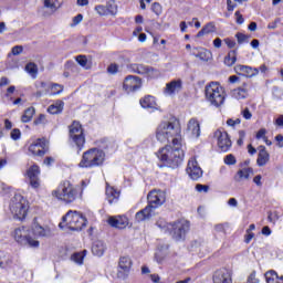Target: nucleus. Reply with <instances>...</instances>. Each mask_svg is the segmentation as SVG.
Wrapping results in <instances>:
<instances>
[{
    "label": "nucleus",
    "mask_w": 283,
    "mask_h": 283,
    "mask_svg": "<svg viewBox=\"0 0 283 283\" xmlns=\"http://www.w3.org/2000/svg\"><path fill=\"white\" fill-rule=\"evenodd\" d=\"M180 122L177 119L161 122L156 130V138L159 143H171L161 148L157 153V158L161 163L178 167L185 158V148L182 147V138L180 137Z\"/></svg>",
    "instance_id": "f257e3e1"
},
{
    "label": "nucleus",
    "mask_w": 283,
    "mask_h": 283,
    "mask_svg": "<svg viewBox=\"0 0 283 283\" xmlns=\"http://www.w3.org/2000/svg\"><path fill=\"white\" fill-rule=\"evenodd\" d=\"M148 205L140 211L136 212L135 219L137 222H145L155 216L156 209L165 205V192L153 190L147 196Z\"/></svg>",
    "instance_id": "f03ea898"
},
{
    "label": "nucleus",
    "mask_w": 283,
    "mask_h": 283,
    "mask_svg": "<svg viewBox=\"0 0 283 283\" xmlns=\"http://www.w3.org/2000/svg\"><path fill=\"white\" fill-rule=\"evenodd\" d=\"M53 198L65 202V205H72L76 198H78V189L72 185V182L65 180L62 181L59 187L52 191Z\"/></svg>",
    "instance_id": "7ed1b4c3"
},
{
    "label": "nucleus",
    "mask_w": 283,
    "mask_h": 283,
    "mask_svg": "<svg viewBox=\"0 0 283 283\" xmlns=\"http://www.w3.org/2000/svg\"><path fill=\"white\" fill-rule=\"evenodd\" d=\"M59 227L60 229H70V231H82L83 228L87 227V219L78 211L70 210L62 218V222Z\"/></svg>",
    "instance_id": "20e7f679"
},
{
    "label": "nucleus",
    "mask_w": 283,
    "mask_h": 283,
    "mask_svg": "<svg viewBox=\"0 0 283 283\" xmlns=\"http://www.w3.org/2000/svg\"><path fill=\"white\" fill-rule=\"evenodd\" d=\"M205 93L207 102L214 107H220V105H224L227 93L224 92V87H222L220 83L210 82L208 85H206Z\"/></svg>",
    "instance_id": "39448f33"
},
{
    "label": "nucleus",
    "mask_w": 283,
    "mask_h": 283,
    "mask_svg": "<svg viewBox=\"0 0 283 283\" xmlns=\"http://www.w3.org/2000/svg\"><path fill=\"white\" fill-rule=\"evenodd\" d=\"M105 163V153L98 148H91L86 150L82 160L78 164V167L82 168H92V167H101Z\"/></svg>",
    "instance_id": "423d86ee"
},
{
    "label": "nucleus",
    "mask_w": 283,
    "mask_h": 283,
    "mask_svg": "<svg viewBox=\"0 0 283 283\" xmlns=\"http://www.w3.org/2000/svg\"><path fill=\"white\" fill-rule=\"evenodd\" d=\"M13 239L21 247H30V249H39L41 244L36 238L32 237V230L25 227L17 228L13 231Z\"/></svg>",
    "instance_id": "0eeeda50"
},
{
    "label": "nucleus",
    "mask_w": 283,
    "mask_h": 283,
    "mask_svg": "<svg viewBox=\"0 0 283 283\" xmlns=\"http://www.w3.org/2000/svg\"><path fill=\"white\" fill-rule=\"evenodd\" d=\"M30 203L21 195H14L10 202V211L18 220H25Z\"/></svg>",
    "instance_id": "6e6552de"
},
{
    "label": "nucleus",
    "mask_w": 283,
    "mask_h": 283,
    "mask_svg": "<svg viewBox=\"0 0 283 283\" xmlns=\"http://www.w3.org/2000/svg\"><path fill=\"white\" fill-rule=\"evenodd\" d=\"M70 140L72 145L81 151L85 147V134L83 133V126L78 122H73L70 126Z\"/></svg>",
    "instance_id": "1a4fd4ad"
},
{
    "label": "nucleus",
    "mask_w": 283,
    "mask_h": 283,
    "mask_svg": "<svg viewBox=\"0 0 283 283\" xmlns=\"http://www.w3.org/2000/svg\"><path fill=\"white\" fill-rule=\"evenodd\" d=\"M168 229L174 240H185V235H187V231H189V223L188 221L180 220L175 223H170Z\"/></svg>",
    "instance_id": "9d476101"
},
{
    "label": "nucleus",
    "mask_w": 283,
    "mask_h": 283,
    "mask_svg": "<svg viewBox=\"0 0 283 283\" xmlns=\"http://www.w3.org/2000/svg\"><path fill=\"white\" fill-rule=\"evenodd\" d=\"M132 72L135 74H140L142 76H147L148 78H158L160 72L151 66L145 64H132Z\"/></svg>",
    "instance_id": "9b49d317"
},
{
    "label": "nucleus",
    "mask_w": 283,
    "mask_h": 283,
    "mask_svg": "<svg viewBox=\"0 0 283 283\" xmlns=\"http://www.w3.org/2000/svg\"><path fill=\"white\" fill-rule=\"evenodd\" d=\"M29 153L32 156H45L48 153V140L45 138H38L29 146Z\"/></svg>",
    "instance_id": "f8f14e48"
},
{
    "label": "nucleus",
    "mask_w": 283,
    "mask_h": 283,
    "mask_svg": "<svg viewBox=\"0 0 283 283\" xmlns=\"http://www.w3.org/2000/svg\"><path fill=\"white\" fill-rule=\"evenodd\" d=\"M214 138H217V145L221 151H229V149H231V138L229 137V133L226 130H216Z\"/></svg>",
    "instance_id": "ddd939ff"
},
{
    "label": "nucleus",
    "mask_w": 283,
    "mask_h": 283,
    "mask_svg": "<svg viewBox=\"0 0 283 283\" xmlns=\"http://www.w3.org/2000/svg\"><path fill=\"white\" fill-rule=\"evenodd\" d=\"M130 269H132V259L129 256L119 258L116 277L118 280H127Z\"/></svg>",
    "instance_id": "4468645a"
},
{
    "label": "nucleus",
    "mask_w": 283,
    "mask_h": 283,
    "mask_svg": "<svg viewBox=\"0 0 283 283\" xmlns=\"http://www.w3.org/2000/svg\"><path fill=\"white\" fill-rule=\"evenodd\" d=\"M123 87H124L125 92H127V94H132V92H138V90H140V87H143V80H140V77H138V76L128 75L124 80Z\"/></svg>",
    "instance_id": "2eb2a0df"
},
{
    "label": "nucleus",
    "mask_w": 283,
    "mask_h": 283,
    "mask_svg": "<svg viewBox=\"0 0 283 283\" xmlns=\"http://www.w3.org/2000/svg\"><path fill=\"white\" fill-rule=\"evenodd\" d=\"M186 171L191 180H200L202 178V168H200L198 160L193 157L188 161Z\"/></svg>",
    "instance_id": "dca6fc26"
},
{
    "label": "nucleus",
    "mask_w": 283,
    "mask_h": 283,
    "mask_svg": "<svg viewBox=\"0 0 283 283\" xmlns=\"http://www.w3.org/2000/svg\"><path fill=\"white\" fill-rule=\"evenodd\" d=\"M213 283H233V279H231V271L226 268H221L217 270L212 275Z\"/></svg>",
    "instance_id": "f3484780"
},
{
    "label": "nucleus",
    "mask_w": 283,
    "mask_h": 283,
    "mask_svg": "<svg viewBox=\"0 0 283 283\" xmlns=\"http://www.w3.org/2000/svg\"><path fill=\"white\" fill-rule=\"evenodd\" d=\"M41 174V170H39V166L33 165L29 168L27 176L30 180V186L33 189H39L41 181L39 180V175Z\"/></svg>",
    "instance_id": "a211bd4d"
},
{
    "label": "nucleus",
    "mask_w": 283,
    "mask_h": 283,
    "mask_svg": "<svg viewBox=\"0 0 283 283\" xmlns=\"http://www.w3.org/2000/svg\"><path fill=\"white\" fill-rule=\"evenodd\" d=\"M14 266H17V262H14L11 254L6 251H0V269L10 271V269H14Z\"/></svg>",
    "instance_id": "6ab92c4d"
},
{
    "label": "nucleus",
    "mask_w": 283,
    "mask_h": 283,
    "mask_svg": "<svg viewBox=\"0 0 283 283\" xmlns=\"http://www.w3.org/2000/svg\"><path fill=\"white\" fill-rule=\"evenodd\" d=\"M258 158H256V165L258 167H266L271 160V154H269V150H266L265 146H259L258 147Z\"/></svg>",
    "instance_id": "aec40b11"
},
{
    "label": "nucleus",
    "mask_w": 283,
    "mask_h": 283,
    "mask_svg": "<svg viewBox=\"0 0 283 283\" xmlns=\"http://www.w3.org/2000/svg\"><path fill=\"white\" fill-rule=\"evenodd\" d=\"M191 55L196 56V59H200L203 63H209V61L213 59L211 51L205 48H195L191 52Z\"/></svg>",
    "instance_id": "412c9836"
},
{
    "label": "nucleus",
    "mask_w": 283,
    "mask_h": 283,
    "mask_svg": "<svg viewBox=\"0 0 283 283\" xmlns=\"http://www.w3.org/2000/svg\"><path fill=\"white\" fill-rule=\"evenodd\" d=\"M31 235H35V238H50L52 235V230L49 227L34 223L31 229Z\"/></svg>",
    "instance_id": "4be33fe9"
},
{
    "label": "nucleus",
    "mask_w": 283,
    "mask_h": 283,
    "mask_svg": "<svg viewBox=\"0 0 283 283\" xmlns=\"http://www.w3.org/2000/svg\"><path fill=\"white\" fill-rule=\"evenodd\" d=\"M108 224L115 229H126L127 224H129V219L125 216L109 217Z\"/></svg>",
    "instance_id": "5701e85b"
},
{
    "label": "nucleus",
    "mask_w": 283,
    "mask_h": 283,
    "mask_svg": "<svg viewBox=\"0 0 283 283\" xmlns=\"http://www.w3.org/2000/svg\"><path fill=\"white\" fill-rule=\"evenodd\" d=\"M187 134L192 136V138L200 137V123L196 118H191L187 125Z\"/></svg>",
    "instance_id": "b1692460"
},
{
    "label": "nucleus",
    "mask_w": 283,
    "mask_h": 283,
    "mask_svg": "<svg viewBox=\"0 0 283 283\" xmlns=\"http://www.w3.org/2000/svg\"><path fill=\"white\" fill-rule=\"evenodd\" d=\"M182 90V81L175 80L166 84L165 94L171 96V94H176V92H180Z\"/></svg>",
    "instance_id": "393cba45"
},
{
    "label": "nucleus",
    "mask_w": 283,
    "mask_h": 283,
    "mask_svg": "<svg viewBox=\"0 0 283 283\" xmlns=\"http://www.w3.org/2000/svg\"><path fill=\"white\" fill-rule=\"evenodd\" d=\"M233 98H237V101H242L249 96V84L243 83L242 86L234 88L232 91Z\"/></svg>",
    "instance_id": "a878e982"
},
{
    "label": "nucleus",
    "mask_w": 283,
    "mask_h": 283,
    "mask_svg": "<svg viewBox=\"0 0 283 283\" xmlns=\"http://www.w3.org/2000/svg\"><path fill=\"white\" fill-rule=\"evenodd\" d=\"M118 198H120V192L115 190L109 184H106V200H108L109 205L118 202Z\"/></svg>",
    "instance_id": "bb28decb"
},
{
    "label": "nucleus",
    "mask_w": 283,
    "mask_h": 283,
    "mask_svg": "<svg viewBox=\"0 0 283 283\" xmlns=\"http://www.w3.org/2000/svg\"><path fill=\"white\" fill-rule=\"evenodd\" d=\"M142 107L144 109H158V104L156 103V97L151 95H146L144 98L139 101Z\"/></svg>",
    "instance_id": "cd10ccee"
},
{
    "label": "nucleus",
    "mask_w": 283,
    "mask_h": 283,
    "mask_svg": "<svg viewBox=\"0 0 283 283\" xmlns=\"http://www.w3.org/2000/svg\"><path fill=\"white\" fill-rule=\"evenodd\" d=\"M106 249H107V247L105 245V242L97 240L92 245V253H93V255H96L97 258H102V255H104Z\"/></svg>",
    "instance_id": "c85d7f7f"
},
{
    "label": "nucleus",
    "mask_w": 283,
    "mask_h": 283,
    "mask_svg": "<svg viewBox=\"0 0 283 283\" xmlns=\"http://www.w3.org/2000/svg\"><path fill=\"white\" fill-rule=\"evenodd\" d=\"M252 174L253 168H243L237 172V176H234V181L242 182L243 180H249Z\"/></svg>",
    "instance_id": "c756f323"
},
{
    "label": "nucleus",
    "mask_w": 283,
    "mask_h": 283,
    "mask_svg": "<svg viewBox=\"0 0 283 283\" xmlns=\"http://www.w3.org/2000/svg\"><path fill=\"white\" fill-rule=\"evenodd\" d=\"M266 283H283V275H279L275 270H270L265 273Z\"/></svg>",
    "instance_id": "7c9ffc66"
},
{
    "label": "nucleus",
    "mask_w": 283,
    "mask_h": 283,
    "mask_svg": "<svg viewBox=\"0 0 283 283\" xmlns=\"http://www.w3.org/2000/svg\"><path fill=\"white\" fill-rule=\"evenodd\" d=\"M63 107H65V103L61 99H57L54 104H51L48 107L49 114H61L63 112Z\"/></svg>",
    "instance_id": "2f4dec72"
},
{
    "label": "nucleus",
    "mask_w": 283,
    "mask_h": 283,
    "mask_svg": "<svg viewBox=\"0 0 283 283\" xmlns=\"http://www.w3.org/2000/svg\"><path fill=\"white\" fill-rule=\"evenodd\" d=\"M238 61V50H232L230 51L227 56L224 57V65H227L228 67H231L233 65H235V62Z\"/></svg>",
    "instance_id": "473e14b6"
},
{
    "label": "nucleus",
    "mask_w": 283,
    "mask_h": 283,
    "mask_svg": "<svg viewBox=\"0 0 283 283\" xmlns=\"http://www.w3.org/2000/svg\"><path fill=\"white\" fill-rule=\"evenodd\" d=\"M25 72H28L32 78H36L39 74V66L34 62H29L25 65Z\"/></svg>",
    "instance_id": "72a5a7b5"
},
{
    "label": "nucleus",
    "mask_w": 283,
    "mask_h": 283,
    "mask_svg": "<svg viewBox=\"0 0 283 283\" xmlns=\"http://www.w3.org/2000/svg\"><path fill=\"white\" fill-rule=\"evenodd\" d=\"M35 114L34 107H29L24 111L23 115L21 116L22 123H30Z\"/></svg>",
    "instance_id": "f704fd0d"
},
{
    "label": "nucleus",
    "mask_w": 283,
    "mask_h": 283,
    "mask_svg": "<svg viewBox=\"0 0 283 283\" xmlns=\"http://www.w3.org/2000/svg\"><path fill=\"white\" fill-rule=\"evenodd\" d=\"M106 11L108 12V14H111V17H116L117 12H118V7L116 6V1L114 0H109L106 6Z\"/></svg>",
    "instance_id": "c9c22d12"
},
{
    "label": "nucleus",
    "mask_w": 283,
    "mask_h": 283,
    "mask_svg": "<svg viewBox=\"0 0 283 283\" xmlns=\"http://www.w3.org/2000/svg\"><path fill=\"white\" fill-rule=\"evenodd\" d=\"M86 254H87V250H84L82 252H75L71 256V260H73V262H75V264H83V260L85 259Z\"/></svg>",
    "instance_id": "e433bc0d"
},
{
    "label": "nucleus",
    "mask_w": 283,
    "mask_h": 283,
    "mask_svg": "<svg viewBox=\"0 0 283 283\" xmlns=\"http://www.w3.org/2000/svg\"><path fill=\"white\" fill-rule=\"evenodd\" d=\"M44 8H48L51 12H56L61 8V3H56V0H44Z\"/></svg>",
    "instance_id": "4c0bfd02"
},
{
    "label": "nucleus",
    "mask_w": 283,
    "mask_h": 283,
    "mask_svg": "<svg viewBox=\"0 0 283 283\" xmlns=\"http://www.w3.org/2000/svg\"><path fill=\"white\" fill-rule=\"evenodd\" d=\"M75 61L78 63V65H81V67H84V70H90V65L87 64V56L77 55Z\"/></svg>",
    "instance_id": "58836bf2"
},
{
    "label": "nucleus",
    "mask_w": 283,
    "mask_h": 283,
    "mask_svg": "<svg viewBox=\"0 0 283 283\" xmlns=\"http://www.w3.org/2000/svg\"><path fill=\"white\" fill-rule=\"evenodd\" d=\"M63 92V85L61 84H52L51 85V95L56 96V94H61Z\"/></svg>",
    "instance_id": "ea45409f"
},
{
    "label": "nucleus",
    "mask_w": 283,
    "mask_h": 283,
    "mask_svg": "<svg viewBox=\"0 0 283 283\" xmlns=\"http://www.w3.org/2000/svg\"><path fill=\"white\" fill-rule=\"evenodd\" d=\"M95 11L97 12V14H99V17H107L109 15V13L107 12V8L103 4H98L95 7Z\"/></svg>",
    "instance_id": "a19ab883"
},
{
    "label": "nucleus",
    "mask_w": 283,
    "mask_h": 283,
    "mask_svg": "<svg viewBox=\"0 0 283 283\" xmlns=\"http://www.w3.org/2000/svg\"><path fill=\"white\" fill-rule=\"evenodd\" d=\"M151 11L160 17L163 14V6L160 3L155 2L151 4Z\"/></svg>",
    "instance_id": "79ce46f5"
},
{
    "label": "nucleus",
    "mask_w": 283,
    "mask_h": 283,
    "mask_svg": "<svg viewBox=\"0 0 283 283\" xmlns=\"http://www.w3.org/2000/svg\"><path fill=\"white\" fill-rule=\"evenodd\" d=\"M235 70H239V72H243L244 74H253V67L247 66V65H238Z\"/></svg>",
    "instance_id": "37998d69"
},
{
    "label": "nucleus",
    "mask_w": 283,
    "mask_h": 283,
    "mask_svg": "<svg viewBox=\"0 0 283 283\" xmlns=\"http://www.w3.org/2000/svg\"><path fill=\"white\" fill-rule=\"evenodd\" d=\"M203 32H206V34H212V32H216V24L213 23H208L202 28Z\"/></svg>",
    "instance_id": "c03bdc74"
},
{
    "label": "nucleus",
    "mask_w": 283,
    "mask_h": 283,
    "mask_svg": "<svg viewBox=\"0 0 283 283\" xmlns=\"http://www.w3.org/2000/svg\"><path fill=\"white\" fill-rule=\"evenodd\" d=\"M196 191H198L199 193H207V192H209V186H207V185H202V184H198L197 186H196Z\"/></svg>",
    "instance_id": "a18cd8bd"
},
{
    "label": "nucleus",
    "mask_w": 283,
    "mask_h": 283,
    "mask_svg": "<svg viewBox=\"0 0 283 283\" xmlns=\"http://www.w3.org/2000/svg\"><path fill=\"white\" fill-rule=\"evenodd\" d=\"M235 163H237V160H235V156H233V155H227L226 157H224V164L226 165H235Z\"/></svg>",
    "instance_id": "49530a36"
},
{
    "label": "nucleus",
    "mask_w": 283,
    "mask_h": 283,
    "mask_svg": "<svg viewBox=\"0 0 283 283\" xmlns=\"http://www.w3.org/2000/svg\"><path fill=\"white\" fill-rule=\"evenodd\" d=\"M235 36L239 44L247 43V41H249V36L243 33H237Z\"/></svg>",
    "instance_id": "de8ad7c7"
},
{
    "label": "nucleus",
    "mask_w": 283,
    "mask_h": 283,
    "mask_svg": "<svg viewBox=\"0 0 283 283\" xmlns=\"http://www.w3.org/2000/svg\"><path fill=\"white\" fill-rule=\"evenodd\" d=\"M108 74H118V64L113 63L107 67Z\"/></svg>",
    "instance_id": "09e8293b"
},
{
    "label": "nucleus",
    "mask_w": 283,
    "mask_h": 283,
    "mask_svg": "<svg viewBox=\"0 0 283 283\" xmlns=\"http://www.w3.org/2000/svg\"><path fill=\"white\" fill-rule=\"evenodd\" d=\"M83 21V14H77L76 17L73 18V23L71 24V28H76L78 23Z\"/></svg>",
    "instance_id": "8fccbe9b"
},
{
    "label": "nucleus",
    "mask_w": 283,
    "mask_h": 283,
    "mask_svg": "<svg viewBox=\"0 0 283 283\" xmlns=\"http://www.w3.org/2000/svg\"><path fill=\"white\" fill-rule=\"evenodd\" d=\"M247 136V133L244 130L239 132V139L237 140V145L242 146L244 145V138Z\"/></svg>",
    "instance_id": "3c124183"
},
{
    "label": "nucleus",
    "mask_w": 283,
    "mask_h": 283,
    "mask_svg": "<svg viewBox=\"0 0 283 283\" xmlns=\"http://www.w3.org/2000/svg\"><path fill=\"white\" fill-rule=\"evenodd\" d=\"M11 138L12 140H19V138H21V130L18 128L11 130Z\"/></svg>",
    "instance_id": "603ef678"
},
{
    "label": "nucleus",
    "mask_w": 283,
    "mask_h": 283,
    "mask_svg": "<svg viewBox=\"0 0 283 283\" xmlns=\"http://www.w3.org/2000/svg\"><path fill=\"white\" fill-rule=\"evenodd\" d=\"M11 52H12L13 56H19V54L23 53V46L15 45V46L12 48Z\"/></svg>",
    "instance_id": "864d4df0"
},
{
    "label": "nucleus",
    "mask_w": 283,
    "mask_h": 283,
    "mask_svg": "<svg viewBox=\"0 0 283 283\" xmlns=\"http://www.w3.org/2000/svg\"><path fill=\"white\" fill-rule=\"evenodd\" d=\"M48 120L45 119V115L41 114L35 120L34 125H45Z\"/></svg>",
    "instance_id": "5fc2aeb1"
},
{
    "label": "nucleus",
    "mask_w": 283,
    "mask_h": 283,
    "mask_svg": "<svg viewBox=\"0 0 283 283\" xmlns=\"http://www.w3.org/2000/svg\"><path fill=\"white\" fill-rule=\"evenodd\" d=\"M256 138L258 140H260V138H266V128H261L258 133H256Z\"/></svg>",
    "instance_id": "6e6d98bb"
},
{
    "label": "nucleus",
    "mask_w": 283,
    "mask_h": 283,
    "mask_svg": "<svg viewBox=\"0 0 283 283\" xmlns=\"http://www.w3.org/2000/svg\"><path fill=\"white\" fill-rule=\"evenodd\" d=\"M223 41H224L226 45H228V48L230 50H233V48H235V41H233V40H231L229 38L224 39Z\"/></svg>",
    "instance_id": "4d7b16f0"
},
{
    "label": "nucleus",
    "mask_w": 283,
    "mask_h": 283,
    "mask_svg": "<svg viewBox=\"0 0 283 283\" xmlns=\"http://www.w3.org/2000/svg\"><path fill=\"white\" fill-rule=\"evenodd\" d=\"M242 116L243 118H245V120H251L252 118V114H251V111H249V108H245L243 112H242Z\"/></svg>",
    "instance_id": "13d9d810"
},
{
    "label": "nucleus",
    "mask_w": 283,
    "mask_h": 283,
    "mask_svg": "<svg viewBox=\"0 0 283 283\" xmlns=\"http://www.w3.org/2000/svg\"><path fill=\"white\" fill-rule=\"evenodd\" d=\"M253 182L256 185V187H262V175H256L253 178Z\"/></svg>",
    "instance_id": "bf43d9fd"
},
{
    "label": "nucleus",
    "mask_w": 283,
    "mask_h": 283,
    "mask_svg": "<svg viewBox=\"0 0 283 283\" xmlns=\"http://www.w3.org/2000/svg\"><path fill=\"white\" fill-rule=\"evenodd\" d=\"M235 17H237V23H239V25H242V23H244V18L242 17V14H240V11L235 12Z\"/></svg>",
    "instance_id": "052dcab7"
},
{
    "label": "nucleus",
    "mask_w": 283,
    "mask_h": 283,
    "mask_svg": "<svg viewBox=\"0 0 283 283\" xmlns=\"http://www.w3.org/2000/svg\"><path fill=\"white\" fill-rule=\"evenodd\" d=\"M247 233L248 234L245 235V243L249 244V242H251V240L253 238H255V234L253 232H249V231H247Z\"/></svg>",
    "instance_id": "680f3d73"
},
{
    "label": "nucleus",
    "mask_w": 283,
    "mask_h": 283,
    "mask_svg": "<svg viewBox=\"0 0 283 283\" xmlns=\"http://www.w3.org/2000/svg\"><path fill=\"white\" fill-rule=\"evenodd\" d=\"M228 11L233 12L235 10V4H233V1L227 0Z\"/></svg>",
    "instance_id": "e2e57ef3"
},
{
    "label": "nucleus",
    "mask_w": 283,
    "mask_h": 283,
    "mask_svg": "<svg viewBox=\"0 0 283 283\" xmlns=\"http://www.w3.org/2000/svg\"><path fill=\"white\" fill-rule=\"evenodd\" d=\"M213 45H214V48H217V49L222 48V40H221L220 38L214 39V40H213Z\"/></svg>",
    "instance_id": "0e129e2a"
},
{
    "label": "nucleus",
    "mask_w": 283,
    "mask_h": 283,
    "mask_svg": "<svg viewBox=\"0 0 283 283\" xmlns=\"http://www.w3.org/2000/svg\"><path fill=\"white\" fill-rule=\"evenodd\" d=\"M275 140L277 142L279 147H283V136L282 135H276Z\"/></svg>",
    "instance_id": "69168bd1"
},
{
    "label": "nucleus",
    "mask_w": 283,
    "mask_h": 283,
    "mask_svg": "<svg viewBox=\"0 0 283 283\" xmlns=\"http://www.w3.org/2000/svg\"><path fill=\"white\" fill-rule=\"evenodd\" d=\"M150 280L154 283H159L160 282V276L158 274H150Z\"/></svg>",
    "instance_id": "338daca9"
},
{
    "label": "nucleus",
    "mask_w": 283,
    "mask_h": 283,
    "mask_svg": "<svg viewBox=\"0 0 283 283\" xmlns=\"http://www.w3.org/2000/svg\"><path fill=\"white\" fill-rule=\"evenodd\" d=\"M275 125H277V127H283V115L276 118Z\"/></svg>",
    "instance_id": "774afa93"
}]
</instances>
